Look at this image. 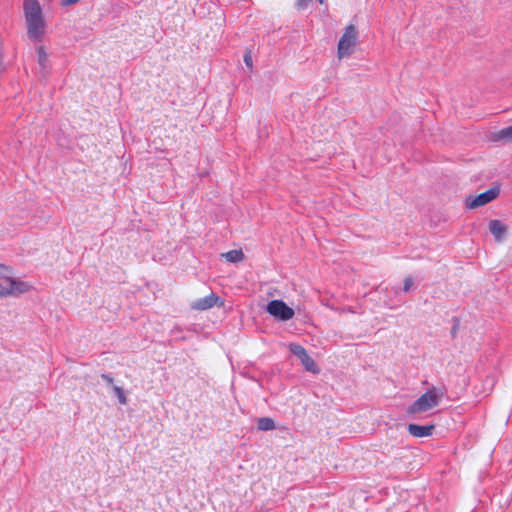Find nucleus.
Returning <instances> with one entry per match:
<instances>
[{"label":"nucleus","mask_w":512,"mask_h":512,"mask_svg":"<svg viewBox=\"0 0 512 512\" xmlns=\"http://www.w3.org/2000/svg\"><path fill=\"white\" fill-rule=\"evenodd\" d=\"M435 426L434 425H426V426H422V425H418V424H409L407 429H408V432L414 436V437H427V436H430L434 430Z\"/></svg>","instance_id":"9d476101"},{"label":"nucleus","mask_w":512,"mask_h":512,"mask_svg":"<svg viewBox=\"0 0 512 512\" xmlns=\"http://www.w3.org/2000/svg\"><path fill=\"white\" fill-rule=\"evenodd\" d=\"M23 11L29 39L40 41L45 32V21L39 1L24 0Z\"/></svg>","instance_id":"f257e3e1"},{"label":"nucleus","mask_w":512,"mask_h":512,"mask_svg":"<svg viewBox=\"0 0 512 512\" xmlns=\"http://www.w3.org/2000/svg\"><path fill=\"white\" fill-rule=\"evenodd\" d=\"M223 304L224 302L222 299H220L216 294L210 293L204 298H200L191 302L190 307L193 310L205 311L211 309L215 305L222 306Z\"/></svg>","instance_id":"6e6552de"},{"label":"nucleus","mask_w":512,"mask_h":512,"mask_svg":"<svg viewBox=\"0 0 512 512\" xmlns=\"http://www.w3.org/2000/svg\"><path fill=\"white\" fill-rule=\"evenodd\" d=\"M320 4H323L324 0H318Z\"/></svg>","instance_id":"412c9836"},{"label":"nucleus","mask_w":512,"mask_h":512,"mask_svg":"<svg viewBox=\"0 0 512 512\" xmlns=\"http://www.w3.org/2000/svg\"><path fill=\"white\" fill-rule=\"evenodd\" d=\"M403 290L405 292H408L410 290V288L413 286L414 282H413V279L411 277H406L404 279V283H403Z\"/></svg>","instance_id":"f3484780"},{"label":"nucleus","mask_w":512,"mask_h":512,"mask_svg":"<svg viewBox=\"0 0 512 512\" xmlns=\"http://www.w3.org/2000/svg\"><path fill=\"white\" fill-rule=\"evenodd\" d=\"M489 230L497 242H502L507 233L506 225L497 219L489 222Z\"/></svg>","instance_id":"1a4fd4ad"},{"label":"nucleus","mask_w":512,"mask_h":512,"mask_svg":"<svg viewBox=\"0 0 512 512\" xmlns=\"http://www.w3.org/2000/svg\"><path fill=\"white\" fill-rule=\"evenodd\" d=\"M443 397V393L436 389L432 388L428 390L426 393L421 395L409 408L408 412L412 414L426 412L434 407H436L440 400Z\"/></svg>","instance_id":"20e7f679"},{"label":"nucleus","mask_w":512,"mask_h":512,"mask_svg":"<svg viewBox=\"0 0 512 512\" xmlns=\"http://www.w3.org/2000/svg\"><path fill=\"white\" fill-rule=\"evenodd\" d=\"M113 391L115 393V395L117 396L118 400H119V403L121 405H126L127 404V397L125 395V392L124 390L117 386V385H113Z\"/></svg>","instance_id":"2eb2a0df"},{"label":"nucleus","mask_w":512,"mask_h":512,"mask_svg":"<svg viewBox=\"0 0 512 512\" xmlns=\"http://www.w3.org/2000/svg\"><path fill=\"white\" fill-rule=\"evenodd\" d=\"M228 262L237 263L244 259V253L242 250H230L222 254Z\"/></svg>","instance_id":"9b49d317"},{"label":"nucleus","mask_w":512,"mask_h":512,"mask_svg":"<svg viewBox=\"0 0 512 512\" xmlns=\"http://www.w3.org/2000/svg\"><path fill=\"white\" fill-rule=\"evenodd\" d=\"M80 0H62V5L64 6H70V5H74L76 4L77 2H79Z\"/></svg>","instance_id":"aec40b11"},{"label":"nucleus","mask_w":512,"mask_h":512,"mask_svg":"<svg viewBox=\"0 0 512 512\" xmlns=\"http://www.w3.org/2000/svg\"><path fill=\"white\" fill-rule=\"evenodd\" d=\"M498 194H499L498 188H491L473 198L467 199L466 206L469 209H475V208L484 206V205L490 203L491 201H493L494 199H496Z\"/></svg>","instance_id":"0eeeda50"},{"label":"nucleus","mask_w":512,"mask_h":512,"mask_svg":"<svg viewBox=\"0 0 512 512\" xmlns=\"http://www.w3.org/2000/svg\"><path fill=\"white\" fill-rule=\"evenodd\" d=\"M494 140L512 142V125L498 131L494 135Z\"/></svg>","instance_id":"f8f14e48"},{"label":"nucleus","mask_w":512,"mask_h":512,"mask_svg":"<svg viewBox=\"0 0 512 512\" xmlns=\"http://www.w3.org/2000/svg\"><path fill=\"white\" fill-rule=\"evenodd\" d=\"M311 2L312 0H298L296 3V7L298 10L306 9Z\"/></svg>","instance_id":"dca6fc26"},{"label":"nucleus","mask_w":512,"mask_h":512,"mask_svg":"<svg viewBox=\"0 0 512 512\" xmlns=\"http://www.w3.org/2000/svg\"><path fill=\"white\" fill-rule=\"evenodd\" d=\"M31 288L28 282L14 279L10 269L0 264V296H18L30 291Z\"/></svg>","instance_id":"f03ea898"},{"label":"nucleus","mask_w":512,"mask_h":512,"mask_svg":"<svg viewBox=\"0 0 512 512\" xmlns=\"http://www.w3.org/2000/svg\"><path fill=\"white\" fill-rule=\"evenodd\" d=\"M358 30L355 25L346 26L337 47V57L343 59L352 55L357 45Z\"/></svg>","instance_id":"7ed1b4c3"},{"label":"nucleus","mask_w":512,"mask_h":512,"mask_svg":"<svg viewBox=\"0 0 512 512\" xmlns=\"http://www.w3.org/2000/svg\"><path fill=\"white\" fill-rule=\"evenodd\" d=\"M266 311L276 320L288 321L295 315L294 310L282 300H272L267 304Z\"/></svg>","instance_id":"39448f33"},{"label":"nucleus","mask_w":512,"mask_h":512,"mask_svg":"<svg viewBox=\"0 0 512 512\" xmlns=\"http://www.w3.org/2000/svg\"><path fill=\"white\" fill-rule=\"evenodd\" d=\"M244 62L245 64L249 67V68H252L253 66V61H252V56L250 53H246L244 55Z\"/></svg>","instance_id":"a211bd4d"},{"label":"nucleus","mask_w":512,"mask_h":512,"mask_svg":"<svg viewBox=\"0 0 512 512\" xmlns=\"http://www.w3.org/2000/svg\"><path fill=\"white\" fill-rule=\"evenodd\" d=\"M37 58H38L39 65L42 66V68H45L47 61H48V55H47L44 47H42V46L38 47Z\"/></svg>","instance_id":"4468645a"},{"label":"nucleus","mask_w":512,"mask_h":512,"mask_svg":"<svg viewBox=\"0 0 512 512\" xmlns=\"http://www.w3.org/2000/svg\"><path fill=\"white\" fill-rule=\"evenodd\" d=\"M289 349L295 356H297L300 359L301 363L303 364L307 371L312 372L314 374L319 373L320 370L317 364L309 356V354L307 353L306 349L303 346L296 343H291L289 345Z\"/></svg>","instance_id":"423d86ee"},{"label":"nucleus","mask_w":512,"mask_h":512,"mask_svg":"<svg viewBox=\"0 0 512 512\" xmlns=\"http://www.w3.org/2000/svg\"><path fill=\"white\" fill-rule=\"evenodd\" d=\"M101 378L109 385L113 386V378L109 374H102Z\"/></svg>","instance_id":"6ab92c4d"},{"label":"nucleus","mask_w":512,"mask_h":512,"mask_svg":"<svg viewBox=\"0 0 512 512\" xmlns=\"http://www.w3.org/2000/svg\"><path fill=\"white\" fill-rule=\"evenodd\" d=\"M258 429L261 431H269L275 429V423L273 419L268 417H262L258 419Z\"/></svg>","instance_id":"ddd939ff"}]
</instances>
